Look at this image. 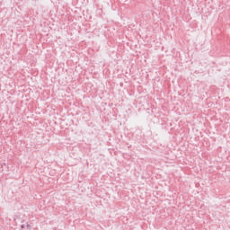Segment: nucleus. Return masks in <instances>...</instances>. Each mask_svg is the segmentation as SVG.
Listing matches in <instances>:
<instances>
[{
	"label": "nucleus",
	"mask_w": 230,
	"mask_h": 230,
	"mask_svg": "<svg viewBox=\"0 0 230 230\" xmlns=\"http://www.w3.org/2000/svg\"><path fill=\"white\" fill-rule=\"evenodd\" d=\"M21 229H24V225H22V226H21Z\"/></svg>",
	"instance_id": "obj_2"
},
{
	"label": "nucleus",
	"mask_w": 230,
	"mask_h": 230,
	"mask_svg": "<svg viewBox=\"0 0 230 230\" xmlns=\"http://www.w3.org/2000/svg\"><path fill=\"white\" fill-rule=\"evenodd\" d=\"M62 175H63V177H64V175H66V173H63Z\"/></svg>",
	"instance_id": "obj_3"
},
{
	"label": "nucleus",
	"mask_w": 230,
	"mask_h": 230,
	"mask_svg": "<svg viewBox=\"0 0 230 230\" xmlns=\"http://www.w3.org/2000/svg\"><path fill=\"white\" fill-rule=\"evenodd\" d=\"M27 227L29 228V230H31V226L28 224H27Z\"/></svg>",
	"instance_id": "obj_1"
}]
</instances>
